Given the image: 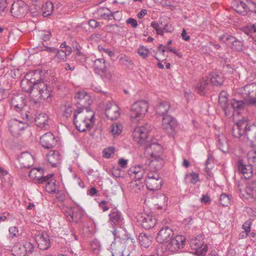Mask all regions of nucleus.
Segmentation results:
<instances>
[{
    "instance_id": "nucleus-8",
    "label": "nucleus",
    "mask_w": 256,
    "mask_h": 256,
    "mask_svg": "<svg viewBox=\"0 0 256 256\" xmlns=\"http://www.w3.org/2000/svg\"><path fill=\"white\" fill-rule=\"evenodd\" d=\"M157 169V168H155L154 171L148 172L145 180L146 188L151 191L158 190L162 186V180L156 172Z\"/></svg>"
},
{
    "instance_id": "nucleus-31",
    "label": "nucleus",
    "mask_w": 256,
    "mask_h": 256,
    "mask_svg": "<svg viewBox=\"0 0 256 256\" xmlns=\"http://www.w3.org/2000/svg\"><path fill=\"white\" fill-rule=\"evenodd\" d=\"M77 112H79L80 114H83L86 116V120H88L91 124L93 122V120L94 118V112L90 110L88 107L86 108H77Z\"/></svg>"
},
{
    "instance_id": "nucleus-57",
    "label": "nucleus",
    "mask_w": 256,
    "mask_h": 256,
    "mask_svg": "<svg viewBox=\"0 0 256 256\" xmlns=\"http://www.w3.org/2000/svg\"><path fill=\"white\" fill-rule=\"evenodd\" d=\"M208 159L206 160V167L205 168V172L206 174V176L208 178H211L213 177L212 172L210 170L209 168H208Z\"/></svg>"
},
{
    "instance_id": "nucleus-3",
    "label": "nucleus",
    "mask_w": 256,
    "mask_h": 256,
    "mask_svg": "<svg viewBox=\"0 0 256 256\" xmlns=\"http://www.w3.org/2000/svg\"><path fill=\"white\" fill-rule=\"evenodd\" d=\"M232 102H228V94L224 91H222L219 94L218 102L222 110L224 112L226 117L230 118L232 116L234 110L242 109L244 102L242 100H236L233 98Z\"/></svg>"
},
{
    "instance_id": "nucleus-19",
    "label": "nucleus",
    "mask_w": 256,
    "mask_h": 256,
    "mask_svg": "<svg viewBox=\"0 0 256 256\" xmlns=\"http://www.w3.org/2000/svg\"><path fill=\"white\" fill-rule=\"evenodd\" d=\"M105 112L106 117L112 120H116L120 116L119 107L111 102L106 104Z\"/></svg>"
},
{
    "instance_id": "nucleus-48",
    "label": "nucleus",
    "mask_w": 256,
    "mask_h": 256,
    "mask_svg": "<svg viewBox=\"0 0 256 256\" xmlns=\"http://www.w3.org/2000/svg\"><path fill=\"white\" fill-rule=\"evenodd\" d=\"M230 200L228 196L225 194H222L220 196V202L224 206H227L230 204Z\"/></svg>"
},
{
    "instance_id": "nucleus-60",
    "label": "nucleus",
    "mask_w": 256,
    "mask_h": 256,
    "mask_svg": "<svg viewBox=\"0 0 256 256\" xmlns=\"http://www.w3.org/2000/svg\"><path fill=\"white\" fill-rule=\"evenodd\" d=\"M107 202L102 200L99 202V206L102 208L103 212H106L108 210L109 208L106 206Z\"/></svg>"
},
{
    "instance_id": "nucleus-36",
    "label": "nucleus",
    "mask_w": 256,
    "mask_h": 256,
    "mask_svg": "<svg viewBox=\"0 0 256 256\" xmlns=\"http://www.w3.org/2000/svg\"><path fill=\"white\" fill-rule=\"evenodd\" d=\"M246 136L248 140L254 139L256 140V124L248 126L246 129Z\"/></svg>"
},
{
    "instance_id": "nucleus-25",
    "label": "nucleus",
    "mask_w": 256,
    "mask_h": 256,
    "mask_svg": "<svg viewBox=\"0 0 256 256\" xmlns=\"http://www.w3.org/2000/svg\"><path fill=\"white\" fill-rule=\"evenodd\" d=\"M28 176L40 184H44L45 180H46V176H44V170L40 168L32 169L29 172Z\"/></svg>"
},
{
    "instance_id": "nucleus-14",
    "label": "nucleus",
    "mask_w": 256,
    "mask_h": 256,
    "mask_svg": "<svg viewBox=\"0 0 256 256\" xmlns=\"http://www.w3.org/2000/svg\"><path fill=\"white\" fill-rule=\"evenodd\" d=\"M74 100L78 108L88 107L92 102V100L89 94L84 90L76 92Z\"/></svg>"
},
{
    "instance_id": "nucleus-33",
    "label": "nucleus",
    "mask_w": 256,
    "mask_h": 256,
    "mask_svg": "<svg viewBox=\"0 0 256 256\" xmlns=\"http://www.w3.org/2000/svg\"><path fill=\"white\" fill-rule=\"evenodd\" d=\"M217 141L218 148L224 153L228 152V146L224 136L223 134L218 135Z\"/></svg>"
},
{
    "instance_id": "nucleus-29",
    "label": "nucleus",
    "mask_w": 256,
    "mask_h": 256,
    "mask_svg": "<svg viewBox=\"0 0 256 256\" xmlns=\"http://www.w3.org/2000/svg\"><path fill=\"white\" fill-rule=\"evenodd\" d=\"M36 125L41 128H48L49 126V118L44 113L39 114L35 119Z\"/></svg>"
},
{
    "instance_id": "nucleus-63",
    "label": "nucleus",
    "mask_w": 256,
    "mask_h": 256,
    "mask_svg": "<svg viewBox=\"0 0 256 256\" xmlns=\"http://www.w3.org/2000/svg\"><path fill=\"white\" fill-rule=\"evenodd\" d=\"M162 35L164 34V32H171L172 27L170 25H168V24H166L164 25L162 24Z\"/></svg>"
},
{
    "instance_id": "nucleus-6",
    "label": "nucleus",
    "mask_w": 256,
    "mask_h": 256,
    "mask_svg": "<svg viewBox=\"0 0 256 256\" xmlns=\"http://www.w3.org/2000/svg\"><path fill=\"white\" fill-rule=\"evenodd\" d=\"M232 8L242 16L256 14V4L252 0H247L246 4L241 0H234L232 3Z\"/></svg>"
},
{
    "instance_id": "nucleus-53",
    "label": "nucleus",
    "mask_w": 256,
    "mask_h": 256,
    "mask_svg": "<svg viewBox=\"0 0 256 256\" xmlns=\"http://www.w3.org/2000/svg\"><path fill=\"white\" fill-rule=\"evenodd\" d=\"M114 148L113 147H110L106 148L103 151V156L104 158H108L114 154Z\"/></svg>"
},
{
    "instance_id": "nucleus-23",
    "label": "nucleus",
    "mask_w": 256,
    "mask_h": 256,
    "mask_svg": "<svg viewBox=\"0 0 256 256\" xmlns=\"http://www.w3.org/2000/svg\"><path fill=\"white\" fill-rule=\"evenodd\" d=\"M53 174L46 176V180L44 183H46V190L48 193L52 194L58 192V182L54 178Z\"/></svg>"
},
{
    "instance_id": "nucleus-7",
    "label": "nucleus",
    "mask_w": 256,
    "mask_h": 256,
    "mask_svg": "<svg viewBox=\"0 0 256 256\" xmlns=\"http://www.w3.org/2000/svg\"><path fill=\"white\" fill-rule=\"evenodd\" d=\"M110 65L102 58L96 59L94 62V70L104 81L109 80L112 78L113 73L109 69Z\"/></svg>"
},
{
    "instance_id": "nucleus-59",
    "label": "nucleus",
    "mask_w": 256,
    "mask_h": 256,
    "mask_svg": "<svg viewBox=\"0 0 256 256\" xmlns=\"http://www.w3.org/2000/svg\"><path fill=\"white\" fill-rule=\"evenodd\" d=\"M190 182L193 184H196L199 180V176L198 174L192 173L190 174Z\"/></svg>"
},
{
    "instance_id": "nucleus-50",
    "label": "nucleus",
    "mask_w": 256,
    "mask_h": 256,
    "mask_svg": "<svg viewBox=\"0 0 256 256\" xmlns=\"http://www.w3.org/2000/svg\"><path fill=\"white\" fill-rule=\"evenodd\" d=\"M55 56L57 57L58 59L64 62L67 60V55L64 52V50H57L56 52Z\"/></svg>"
},
{
    "instance_id": "nucleus-1",
    "label": "nucleus",
    "mask_w": 256,
    "mask_h": 256,
    "mask_svg": "<svg viewBox=\"0 0 256 256\" xmlns=\"http://www.w3.org/2000/svg\"><path fill=\"white\" fill-rule=\"evenodd\" d=\"M151 130V126L148 124L144 126L136 127L132 132V136L135 142L144 146V154L146 156H150V166H157L156 162L162 160L160 154L162 152V148L156 142H152L146 140L148 137V133Z\"/></svg>"
},
{
    "instance_id": "nucleus-27",
    "label": "nucleus",
    "mask_w": 256,
    "mask_h": 256,
    "mask_svg": "<svg viewBox=\"0 0 256 256\" xmlns=\"http://www.w3.org/2000/svg\"><path fill=\"white\" fill-rule=\"evenodd\" d=\"M210 84L208 80L200 79L195 86V90L200 95H204L209 90Z\"/></svg>"
},
{
    "instance_id": "nucleus-28",
    "label": "nucleus",
    "mask_w": 256,
    "mask_h": 256,
    "mask_svg": "<svg viewBox=\"0 0 256 256\" xmlns=\"http://www.w3.org/2000/svg\"><path fill=\"white\" fill-rule=\"evenodd\" d=\"M47 158L52 167H56L60 162L61 156L58 152L51 150L47 154Z\"/></svg>"
},
{
    "instance_id": "nucleus-42",
    "label": "nucleus",
    "mask_w": 256,
    "mask_h": 256,
    "mask_svg": "<svg viewBox=\"0 0 256 256\" xmlns=\"http://www.w3.org/2000/svg\"><path fill=\"white\" fill-rule=\"evenodd\" d=\"M137 52L141 58H146L149 56L150 50L147 48L143 46H140L137 49Z\"/></svg>"
},
{
    "instance_id": "nucleus-39",
    "label": "nucleus",
    "mask_w": 256,
    "mask_h": 256,
    "mask_svg": "<svg viewBox=\"0 0 256 256\" xmlns=\"http://www.w3.org/2000/svg\"><path fill=\"white\" fill-rule=\"evenodd\" d=\"M54 10V4L50 2H47L44 6V11L42 15L44 16H50Z\"/></svg>"
},
{
    "instance_id": "nucleus-16",
    "label": "nucleus",
    "mask_w": 256,
    "mask_h": 256,
    "mask_svg": "<svg viewBox=\"0 0 256 256\" xmlns=\"http://www.w3.org/2000/svg\"><path fill=\"white\" fill-rule=\"evenodd\" d=\"M34 238L40 249L46 250L50 247V242L47 232L40 231L36 232Z\"/></svg>"
},
{
    "instance_id": "nucleus-55",
    "label": "nucleus",
    "mask_w": 256,
    "mask_h": 256,
    "mask_svg": "<svg viewBox=\"0 0 256 256\" xmlns=\"http://www.w3.org/2000/svg\"><path fill=\"white\" fill-rule=\"evenodd\" d=\"M26 251V254H31L34 250L33 245L30 242L26 243V244L24 245L22 248Z\"/></svg>"
},
{
    "instance_id": "nucleus-15",
    "label": "nucleus",
    "mask_w": 256,
    "mask_h": 256,
    "mask_svg": "<svg viewBox=\"0 0 256 256\" xmlns=\"http://www.w3.org/2000/svg\"><path fill=\"white\" fill-rule=\"evenodd\" d=\"M186 238L182 235H177L170 240L167 244V249L172 252H176L182 249L185 245Z\"/></svg>"
},
{
    "instance_id": "nucleus-17",
    "label": "nucleus",
    "mask_w": 256,
    "mask_h": 256,
    "mask_svg": "<svg viewBox=\"0 0 256 256\" xmlns=\"http://www.w3.org/2000/svg\"><path fill=\"white\" fill-rule=\"evenodd\" d=\"M28 125L26 122L16 119L11 120L9 122V128L10 132L14 136H18Z\"/></svg>"
},
{
    "instance_id": "nucleus-34",
    "label": "nucleus",
    "mask_w": 256,
    "mask_h": 256,
    "mask_svg": "<svg viewBox=\"0 0 256 256\" xmlns=\"http://www.w3.org/2000/svg\"><path fill=\"white\" fill-rule=\"evenodd\" d=\"M122 242H112L111 249L112 256H124Z\"/></svg>"
},
{
    "instance_id": "nucleus-4",
    "label": "nucleus",
    "mask_w": 256,
    "mask_h": 256,
    "mask_svg": "<svg viewBox=\"0 0 256 256\" xmlns=\"http://www.w3.org/2000/svg\"><path fill=\"white\" fill-rule=\"evenodd\" d=\"M236 92L248 105L256 106V82H252L239 88Z\"/></svg>"
},
{
    "instance_id": "nucleus-54",
    "label": "nucleus",
    "mask_w": 256,
    "mask_h": 256,
    "mask_svg": "<svg viewBox=\"0 0 256 256\" xmlns=\"http://www.w3.org/2000/svg\"><path fill=\"white\" fill-rule=\"evenodd\" d=\"M91 248L94 253H98L100 250V244L98 241L94 240L91 242Z\"/></svg>"
},
{
    "instance_id": "nucleus-21",
    "label": "nucleus",
    "mask_w": 256,
    "mask_h": 256,
    "mask_svg": "<svg viewBox=\"0 0 256 256\" xmlns=\"http://www.w3.org/2000/svg\"><path fill=\"white\" fill-rule=\"evenodd\" d=\"M40 142L44 148L49 149L56 146V140L54 134L49 132L46 133L40 138Z\"/></svg>"
},
{
    "instance_id": "nucleus-61",
    "label": "nucleus",
    "mask_w": 256,
    "mask_h": 256,
    "mask_svg": "<svg viewBox=\"0 0 256 256\" xmlns=\"http://www.w3.org/2000/svg\"><path fill=\"white\" fill-rule=\"evenodd\" d=\"M91 88L96 92L105 94L104 92L101 90L100 86L96 84H92L91 86Z\"/></svg>"
},
{
    "instance_id": "nucleus-46",
    "label": "nucleus",
    "mask_w": 256,
    "mask_h": 256,
    "mask_svg": "<svg viewBox=\"0 0 256 256\" xmlns=\"http://www.w3.org/2000/svg\"><path fill=\"white\" fill-rule=\"evenodd\" d=\"M122 125L120 124H114L111 126V132L114 136L118 135L122 130Z\"/></svg>"
},
{
    "instance_id": "nucleus-11",
    "label": "nucleus",
    "mask_w": 256,
    "mask_h": 256,
    "mask_svg": "<svg viewBox=\"0 0 256 256\" xmlns=\"http://www.w3.org/2000/svg\"><path fill=\"white\" fill-rule=\"evenodd\" d=\"M86 116L80 114L79 112L76 110L73 116L74 123L76 128L80 132H84L90 130L92 125L89 122L86 120Z\"/></svg>"
},
{
    "instance_id": "nucleus-30",
    "label": "nucleus",
    "mask_w": 256,
    "mask_h": 256,
    "mask_svg": "<svg viewBox=\"0 0 256 256\" xmlns=\"http://www.w3.org/2000/svg\"><path fill=\"white\" fill-rule=\"evenodd\" d=\"M211 83L216 86H221L224 80V75L220 72H212L209 74Z\"/></svg>"
},
{
    "instance_id": "nucleus-20",
    "label": "nucleus",
    "mask_w": 256,
    "mask_h": 256,
    "mask_svg": "<svg viewBox=\"0 0 256 256\" xmlns=\"http://www.w3.org/2000/svg\"><path fill=\"white\" fill-rule=\"evenodd\" d=\"M248 128V122L242 120L235 124L232 127V134L234 137L240 138L242 136H246V129Z\"/></svg>"
},
{
    "instance_id": "nucleus-45",
    "label": "nucleus",
    "mask_w": 256,
    "mask_h": 256,
    "mask_svg": "<svg viewBox=\"0 0 256 256\" xmlns=\"http://www.w3.org/2000/svg\"><path fill=\"white\" fill-rule=\"evenodd\" d=\"M244 32L248 36H251L252 34L256 32V24H250L244 28Z\"/></svg>"
},
{
    "instance_id": "nucleus-32",
    "label": "nucleus",
    "mask_w": 256,
    "mask_h": 256,
    "mask_svg": "<svg viewBox=\"0 0 256 256\" xmlns=\"http://www.w3.org/2000/svg\"><path fill=\"white\" fill-rule=\"evenodd\" d=\"M170 104L168 102H160L156 108V114L160 116L164 115L170 110Z\"/></svg>"
},
{
    "instance_id": "nucleus-37",
    "label": "nucleus",
    "mask_w": 256,
    "mask_h": 256,
    "mask_svg": "<svg viewBox=\"0 0 256 256\" xmlns=\"http://www.w3.org/2000/svg\"><path fill=\"white\" fill-rule=\"evenodd\" d=\"M130 172L134 174L135 178L138 180L142 178L145 172L144 169L140 166L132 168Z\"/></svg>"
},
{
    "instance_id": "nucleus-38",
    "label": "nucleus",
    "mask_w": 256,
    "mask_h": 256,
    "mask_svg": "<svg viewBox=\"0 0 256 256\" xmlns=\"http://www.w3.org/2000/svg\"><path fill=\"white\" fill-rule=\"evenodd\" d=\"M250 182H249L246 184V186L244 188V190H242V188L238 186L239 191L240 194L243 196H246L247 198H248L251 197H254V195L252 194V191L250 190V188H252Z\"/></svg>"
},
{
    "instance_id": "nucleus-52",
    "label": "nucleus",
    "mask_w": 256,
    "mask_h": 256,
    "mask_svg": "<svg viewBox=\"0 0 256 256\" xmlns=\"http://www.w3.org/2000/svg\"><path fill=\"white\" fill-rule=\"evenodd\" d=\"M208 250V246L206 244L202 245V247L195 250L196 254L198 256H205Z\"/></svg>"
},
{
    "instance_id": "nucleus-13",
    "label": "nucleus",
    "mask_w": 256,
    "mask_h": 256,
    "mask_svg": "<svg viewBox=\"0 0 256 256\" xmlns=\"http://www.w3.org/2000/svg\"><path fill=\"white\" fill-rule=\"evenodd\" d=\"M28 10L27 4L24 1L20 0L12 4L11 13L14 17L21 18L25 16Z\"/></svg>"
},
{
    "instance_id": "nucleus-44",
    "label": "nucleus",
    "mask_w": 256,
    "mask_h": 256,
    "mask_svg": "<svg viewBox=\"0 0 256 256\" xmlns=\"http://www.w3.org/2000/svg\"><path fill=\"white\" fill-rule=\"evenodd\" d=\"M150 26L152 27L156 32V34L159 35H162V22L160 21L157 22L156 21H152L150 24Z\"/></svg>"
},
{
    "instance_id": "nucleus-58",
    "label": "nucleus",
    "mask_w": 256,
    "mask_h": 256,
    "mask_svg": "<svg viewBox=\"0 0 256 256\" xmlns=\"http://www.w3.org/2000/svg\"><path fill=\"white\" fill-rule=\"evenodd\" d=\"M9 232L12 237H15L18 233V229L16 226H12L9 228Z\"/></svg>"
},
{
    "instance_id": "nucleus-22",
    "label": "nucleus",
    "mask_w": 256,
    "mask_h": 256,
    "mask_svg": "<svg viewBox=\"0 0 256 256\" xmlns=\"http://www.w3.org/2000/svg\"><path fill=\"white\" fill-rule=\"evenodd\" d=\"M25 102V98L22 95H14L11 99V108L20 112L24 110Z\"/></svg>"
},
{
    "instance_id": "nucleus-18",
    "label": "nucleus",
    "mask_w": 256,
    "mask_h": 256,
    "mask_svg": "<svg viewBox=\"0 0 256 256\" xmlns=\"http://www.w3.org/2000/svg\"><path fill=\"white\" fill-rule=\"evenodd\" d=\"M173 236V230L168 226H166L159 230L156 236V240L159 243L164 244L169 242Z\"/></svg>"
},
{
    "instance_id": "nucleus-35",
    "label": "nucleus",
    "mask_w": 256,
    "mask_h": 256,
    "mask_svg": "<svg viewBox=\"0 0 256 256\" xmlns=\"http://www.w3.org/2000/svg\"><path fill=\"white\" fill-rule=\"evenodd\" d=\"M152 236L144 233H141L138 236V240L141 246L144 248H148L151 244Z\"/></svg>"
},
{
    "instance_id": "nucleus-43",
    "label": "nucleus",
    "mask_w": 256,
    "mask_h": 256,
    "mask_svg": "<svg viewBox=\"0 0 256 256\" xmlns=\"http://www.w3.org/2000/svg\"><path fill=\"white\" fill-rule=\"evenodd\" d=\"M38 36L41 40L45 42L48 41L52 36L50 32L46 30L40 31Z\"/></svg>"
},
{
    "instance_id": "nucleus-10",
    "label": "nucleus",
    "mask_w": 256,
    "mask_h": 256,
    "mask_svg": "<svg viewBox=\"0 0 256 256\" xmlns=\"http://www.w3.org/2000/svg\"><path fill=\"white\" fill-rule=\"evenodd\" d=\"M64 210L66 216L70 222L78 223L80 221L83 212L78 206H66Z\"/></svg>"
},
{
    "instance_id": "nucleus-5",
    "label": "nucleus",
    "mask_w": 256,
    "mask_h": 256,
    "mask_svg": "<svg viewBox=\"0 0 256 256\" xmlns=\"http://www.w3.org/2000/svg\"><path fill=\"white\" fill-rule=\"evenodd\" d=\"M148 108V102L145 100H140L134 102L130 108L132 120L138 121L143 118L147 112Z\"/></svg>"
},
{
    "instance_id": "nucleus-49",
    "label": "nucleus",
    "mask_w": 256,
    "mask_h": 256,
    "mask_svg": "<svg viewBox=\"0 0 256 256\" xmlns=\"http://www.w3.org/2000/svg\"><path fill=\"white\" fill-rule=\"evenodd\" d=\"M75 110L70 105L66 106L64 110L63 116L66 118H69Z\"/></svg>"
},
{
    "instance_id": "nucleus-12",
    "label": "nucleus",
    "mask_w": 256,
    "mask_h": 256,
    "mask_svg": "<svg viewBox=\"0 0 256 256\" xmlns=\"http://www.w3.org/2000/svg\"><path fill=\"white\" fill-rule=\"evenodd\" d=\"M162 126L170 136H173L176 133L178 122L175 118L166 115L162 118Z\"/></svg>"
},
{
    "instance_id": "nucleus-64",
    "label": "nucleus",
    "mask_w": 256,
    "mask_h": 256,
    "mask_svg": "<svg viewBox=\"0 0 256 256\" xmlns=\"http://www.w3.org/2000/svg\"><path fill=\"white\" fill-rule=\"evenodd\" d=\"M112 174L114 177L120 178L121 176L120 170V168H114L112 172Z\"/></svg>"
},
{
    "instance_id": "nucleus-62",
    "label": "nucleus",
    "mask_w": 256,
    "mask_h": 256,
    "mask_svg": "<svg viewBox=\"0 0 256 256\" xmlns=\"http://www.w3.org/2000/svg\"><path fill=\"white\" fill-rule=\"evenodd\" d=\"M126 22L128 24H131L132 27L134 28H136L138 26L137 21L134 18H129L126 20Z\"/></svg>"
},
{
    "instance_id": "nucleus-41",
    "label": "nucleus",
    "mask_w": 256,
    "mask_h": 256,
    "mask_svg": "<svg viewBox=\"0 0 256 256\" xmlns=\"http://www.w3.org/2000/svg\"><path fill=\"white\" fill-rule=\"evenodd\" d=\"M230 46L232 48L236 51H240L242 50V44L240 40H238L235 37L232 41L231 42Z\"/></svg>"
},
{
    "instance_id": "nucleus-2",
    "label": "nucleus",
    "mask_w": 256,
    "mask_h": 256,
    "mask_svg": "<svg viewBox=\"0 0 256 256\" xmlns=\"http://www.w3.org/2000/svg\"><path fill=\"white\" fill-rule=\"evenodd\" d=\"M22 88L24 91L31 93L32 91L34 92H38L40 96L44 100L48 99L51 96L52 90L44 82L37 80L34 82L28 81V80H23L21 83Z\"/></svg>"
},
{
    "instance_id": "nucleus-26",
    "label": "nucleus",
    "mask_w": 256,
    "mask_h": 256,
    "mask_svg": "<svg viewBox=\"0 0 256 256\" xmlns=\"http://www.w3.org/2000/svg\"><path fill=\"white\" fill-rule=\"evenodd\" d=\"M108 216L109 222L112 224L119 225L124 220L122 213L116 208H114L111 211Z\"/></svg>"
},
{
    "instance_id": "nucleus-24",
    "label": "nucleus",
    "mask_w": 256,
    "mask_h": 256,
    "mask_svg": "<svg viewBox=\"0 0 256 256\" xmlns=\"http://www.w3.org/2000/svg\"><path fill=\"white\" fill-rule=\"evenodd\" d=\"M252 164H249L248 165L244 164L242 160H240L237 162V168L238 171L242 174L244 178L248 179L250 178L254 174Z\"/></svg>"
},
{
    "instance_id": "nucleus-56",
    "label": "nucleus",
    "mask_w": 256,
    "mask_h": 256,
    "mask_svg": "<svg viewBox=\"0 0 256 256\" xmlns=\"http://www.w3.org/2000/svg\"><path fill=\"white\" fill-rule=\"evenodd\" d=\"M103 10L106 11V12H104L103 14H101V16L103 18L106 19V18H110V17L112 16V13L108 9L104 8Z\"/></svg>"
},
{
    "instance_id": "nucleus-51",
    "label": "nucleus",
    "mask_w": 256,
    "mask_h": 256,
    "mask_svg": "<svg viewBox=\"0 0 256 256\" xmlns=\"http://www.w3.org/2000/svg\"><path fill=\"white\" fill-rule=\"evenodd\" d=\"M234 36H230L228 34H224L220 38L222 41L226 43V44L230 46L231 42L234 38Z\"/></svg>"
},
{
    "instance_id": "nucleus-47",
    "label": "nucleus",
    "mask_w": 256,
    "mask_h": 256,
    "mask_svg": "<svg viewBox=\"0 0 256 256\" xmlns=\"http://www.w3.org/2000/svg\"><path fill=\"white\" fill-rule=\"evenodd\" d=\"M190 245L192 249L196 250L202 247L204 245V242L198 238H195L190 241Z\"/></svg>"
},
{
    "instance_id": "nucleus-40",
    "label": "nucleus",
    "mask_w": 256,
    "mask_h": 256,
    "mask_svg": "<svg viewBox=\"0 0 256 256\" xmlns=\"http://www.w3.org/2000/svg\"><path fill=\"white\" fill-rule=\"evenodd\" d=\"M247 158L249 164H256V147L248 152Z\"/></svg>"
},
{
    "instance_id": "nucleus-9",
    "label": "nucleus",
    "mask_w": 256,
    "mask_h": 256,
    "mask_svg": "<svg viewBox=\"0 0 256 256\" xmlns=\"http://www.w3.org/2000/svg\"><path fill=\"white\" fill-rule=\"evenodd\" d=\"M136 218L138 224L146 230H150L154 228L156 224V220L154 216L148 214L145 212L137 214Z\"/></svg>"
}]
</instances>
